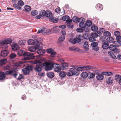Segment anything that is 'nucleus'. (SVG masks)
Listing matches in <instances>:
<instances>
[{
  "mask_svg": "<svg viewBox=\"0 0 121 121\" xmlns=\"http://www.w3.org/2000/svg\"><path fill=\"white\" fill-rule=\"evenodd\" d=\"M109 49L110 50L114 51L115 53H116L119 52V51L117 49V47L115 45H111L109 46Z\"/></svg>",
  "mask_w": 121,
  "mask_h": 121,
  "instance_id": "nucleus-15",
  "label": "nucleus"
},
{
  "mask_svg": "<svg viewBox=\"0 0 121 121\" xmlns=\"http://www.w3.org/2000/svg\"><path fill=\"white\" fill-rule=\"evenodd\" d=\"M9 52L6 50L5 49L2 50L1 53V55L5 57L7 56L9 54Z\"/></svg>",
  "mask_w": 121,
  "mask_h": 121,
  "instance_id": "nucleus-19",
  "label": "nucleus"
},
{
  "mask_svg": "<svg viewBox=\"0 0 121 121\" xmlns=\"http://www.w3.org/2000/svg\"><path fill=\"white\" fill-rule=\"evenodd\" d=\"M95 74L94 73H90L89 76V78H92L95 77Z\"/></svg>",
  "mask_w": 121,
  "mask_h": 121,
  "instance_id": "nucleus-55",
  "label": "nucleus"
},
{
  "mask_svg": "<svg viewBox=\"0 0 121 121\" xmlns=\"http://www.w3.org/2000/svg\"><path fill=\"white\" fill-rule=\"evenodd\" d=\"M47 75L48 77L52 78L54 77V74L52 72H49L47 73Z\"/></svg>",
  "mask_w": 121,
  "mask_h": 121,
  "instance_id": "nucleus-35",
  "label": "nucleus"
},
{
  "mask_svg": "<svg viewBox=\"0 0 121 121\" xmlns=\"http://www.w3.org/2000/svg\"><path fill=\"white\" fill-rule=\"evenodd\" d=\"M69 71H71L73 73L74 76H78L79 74V73L77 71V68L75 67H73L69 69Z\"/></svg>",
  "mask_w": 121,
  "mask_h": 121,
  "instance_id": "nucleus-12",
  "label": "nucleus"
},
{
  "mask_svg": "<svg viewBox=\"0 0 121 121\" xmlns=\"http://www.w3.org/2000/svg\"><path fill=\"white\" fill-rule=\"evenodd\" d=\"M69 49L70 50L76 51H79V50L78 48L75 47H70Z\"/></svg>",
  "mask_w": 121,
  "mask_h": 121,
  "instance_id": "nucleus-33",
  "label": "nucleus"
},
{
  "mask_svg": "<svg viewBox=\"0 0 121 121\" xmlns=\"http://www.w3.org/2000/svg\"><path fill=\"white\" fill-rule=\"evenodd\" d=\"M107 41L110 43H113L114 41V39L112 37H109L107 39Z\"/></svg>",
  "mask_w": 121,
  "mask_h": 121,
  "instance_id": "nucleus-38",
  "label": "nucleus"
},
{
  "mask_svg": "<svg viewBox=\"0 0 121 121\" xmlns=\"http://www.w3.org/2000/svg\"><path fill=\"white\" fill-rule=\"evenodd\" d=\"M106 82L108 84H111L113 82V79L111 77H109L107 78Z\"/></svg>",
  "mask_w": 121,
  "mask_h": 121,
  "instance_id": "nucleus-25",
  "label": "nucleus"
},
{
  "mask_svg": "<svg viewBox=\"0 0 121 121\" xmlns=\"http://www.w3.org/2000/svg\"><path fill=\"white\" fill-rule=\"evenodd\" d=\"M103 75L108 76H110L112 75L113 73L112 72H105L103 73Z\"/></svg>",
  "mask_w": 121,
  "mask_h": 121,
  "instance_id": "nucleus-43",
  "label": "nucleus"
},
{
  "mask_svg": "<svg viewBox=\"0 0 121 121\" xmlns=\"http://www.w3.org/2000/svg\"><path fill=\"white\" fill-rule=\"evenodd\" d=\"M43 67L46 71H49L54 68L57 63H55L52 61H48L42 63Z\"/></svg>",
  "mask_w": 121,
  "mask_h": 121,
  "instance_id": "nucleus-2",
  "label": "nucleus"
},
{
  "mask_svg": "<svg viewBox=\"0 0 121 121\" xmlns=\"http://www.w3.org/2000/svg\"><path fill=\"white\" fill-rule=\"evenodd\" d=\"M85 19L82 17H80L78 18V22L79 23H84L85 21Z\"/></svg>",
  "mask_w": 121,
  "mask_h": 121,
  "instance_id": "nucleus-45",
  "label": "nucleus"
},
{
  "mask_svg": "<svg viewBox=\"0 0 121 121\" xmlns=\"http://www.w3.org/2000/svg\"><path fill=\"white\" fill-rule=\"evenodd\" d=\"M79 26L81 28H83V30L87 32L88 30L87 27H86V26L84 24V23H79Z\"/></svg>",
  "mask_w": 121,
  "mask_h": 121,
  "instance_id": "nucleus-16",
  "label": "nucleus"
},
{
  "mask_svg": "<svg viewBox=\"0 0 121 121\" xmlns=\"http://www.w3.org/2000/svg\"><path fill=\"white\" fill-rule=\"evenodd\" d=\"M115 79L116 80L119 82V83L121 85V77L119 75H117L115 76Z\"/></svg>",
  "mask_w": 121,
  "mask_h": 121,
  "instance_id": "nucleus-24",
  "label": "nucleus"
},
{
  "mask_svg": "<svg viewBox=\"0 0 121 121\" xmlns=\"http://www.w3.org/2000/svg\"><path fill=\"white\" fill-rule=\"evenodd\" d=\"M78 18L77 17H74L73 18V21L75 22H78Z\"/></svg>",
  "mask_w": 121,
  "mask_h": 121,
  "instance_id": "nucleus-61",
  "label": "nucleus"
},
{
  "mask_svg": "<svg viewBox=\"0 0 121 121\" xmlns=\"http://www.w3.org/2000/svg\"><path fill=\"white\" fill-rule=\"evenodd\" d=\"M62 20L66 22L67 23V25L68 27L70 28H73V26L71 25L70 24V23L72 22V20L69 17L68 15L64 16L62 17Z\"/></svg>",
  "mask_w": 121,
  "mask_h": 121,
  "instance_id": "nucleus-5",
  "label": "nucleus"
},
{
  "mask_svg": "<svg viewBox=\"0 0 121 121\" xmlns=\"http://www.w3.org/2000/svg\"><path fill=\"white\" fill-rule=\"evenodd\" d=\"M45 30L44 29H41L39 30L37 32V33H41L44 32Z\"/></svg>",
  "mask_w": 121,
  "mask_h": 121,
  "instance_id": "nucleus-62",
  "label": "nucleus"
},
{
  "mask_svg": "<svg viewBox=\"0 0 121 121\" xmlns=\"http://www.w3.org/2000/svg\"><path fill=\"white\" fill-rule=\"evenodd\" d=\"M95 67H93L89 66H85L83 67H78L77 68V71L78 72V71H82L83 70H85L86 69H95L94 68Z\"/></svg>",
  "mask_w": 121,
  "mask_h": 121,
  "instance_id": "nucleus-9",
  "label": "nucleus"
},
{
  "mask_svg": "<svg viewBox=\"0 0 121 121\" xmlns=\"http://www.w3.org/2000/svg\"><path fill=\"white\" fill-rule=\"evenodd\" d=\"M18 43L19 44L22 46L25 45L26 43V42L24 40H21L19 41Z\"/></svg>",
  "mask_w": 121,
  "mask_h": 121,
  "instance_id": "nucleus-44",
  "label": "nucleus"
},
{
  "mask_svg": "<svg viewBox=\"0 0 121 121\" xmlns=\"http://www.w3.org/2000/svg\"><path fill=\"white\" fill-rule=\"evenodd\" d=\"M17 54L19 56H24V59L25 60H28L33 59L35 57V56H33L34 55V53L25 52L24 51L22 50L18 51Z\"/></svg>",
  "mask_w": 121,
  "mask_h": 121,
  "instance_id": "nucleus-1",
  "label": "nucleus"
},
{
  "mask_svg": "<svg viewBox=\"0 0 121 121\" xmlns=\"http://www.w3.org/2000/svg\"><path fill=\"white\" fill-rule=\"evenodd\" d=\"M56 54V52L54 50L50 54V56L52 57H55Z\"/></svg>",
  "mask_w": 121,
  "mask_h": 121,
  "instance_id": "nucleus-54",
  "label": "nucleus"
},
{
  "mask_svg": "<svg viewBox=\"0 0 121 121\" xmlns=\"http://www.w3.org/2000/svg\"><path fill=\"white\" fill-rule=\"evenodd\" d=\"M66 74L67 75L69 76H71L73 75H74L73 73L71 71H69L67 72Z\"/></svg>",
  "mask_w": 121,
  "mask_h": 121,
  "instance_id": "nucleus-52",
  "label": "nucleus"
},
{
  "mask_svg": "<svg viewBox=\"0 0 121 121\" xmlns=\"http://www.w3.org/2000/svg\"><path fill=\"white\" fill-rule=\"evenodd\" d=\"M5 73L2 72H0V80H1L4 79L5 78Z\"/></svg>",
  "mask_w": 121,
  "mask_h": 121,
  "instance_id": "nucleus-26",
  "label": "nucleus"
},
{
  "mask_svg": "<svg viewBox=\"0 0 121 121\" xmlns=\"http://www.w3.org/2000/svg\"><path fill=\"white\" fill-rule=\"evenodd\" d=\"M47 14V12L44 10H42L39 13V15L36 16V18L37 19H40L41 17L46 16Z\"/></svg>",
  "mask_w": 121,
  "mask_h": 121,
  "instance_id": "nucleus-13",
  "label": "nucleus"
},
{
  "mask_svg": "<svg viewBox=\"0 0 121 121\" xmlns=\"http://www.w3.org/2000/svg\"><path fill=\"white\" fill-rule=\"evenodd\" d=\"M97 79L99 80H101L103 79L104 76L101 74H98L96 76Z\"/></svg>",
  "mask_w": 121,
  "mask_h": 121,
  "instance_id": "nucleus-23",
  "label": "nucleus"
},
{
  "mask_svg": "<svg viewBox=\"0 0 121 121\" xmlns=\"http://www.w3.org/2000/svg\"><path fill=\"white\" fill-rule=\"evenodd\" d=\"M34 46L31 47L29 48V50L30 52H34L36 49L42 48V46L40 45V44H37V43H35Z\"/></svg>",
  "mask_w": 121,
  "mask_h": 121,
  "instance_id": "nucleus-7",
  "label": "nucleus"
},
{
  "mask_svg": "<svg viewBox=\"0 0 121 121\" xmlns=\"http://www.w3.org/2000/svg\"><path fill=\"white\" fill-rule=\"evenodd\" d=\"M83 47L86 50H88L89 49L88 43L87 42L85 41L84 42Z\"/></svg>",
  "mask_w": 121,
  "mask_h": 121,
  "instance_id": "nucleus-28",
  "label": "nucleus"
},
{
  "mask_svg": "<svg viewBox=\"0 0 121 121\" xmlns=\"http://www.w3.org/2000/svg\"><path fill=\"white\" fill-rule=\"evenodd\" d=\"M24 8L25 10L27 12L30 11L31 10V7L28 5H25V6Z\"/></svg>",
  "mask_w": 121,
  "mask_h": 121,
  "instance_id": "nucleus-46",
  "label": "nucleus"
},
{
  "mask_svg": "<svg viewBox=\"0 0 121 121\" xmlns=\"http://www.w3.org/2000/svg\"><path fill=\"white\" fill-rule=\"evenodd\" d=\"M81 76L83 78H86L88 76V74L86 72H83L81 74Z\"/></svg>",
  "mask_w": 121,
  "mask_h": 121,
  "instance_id": "nucleus-32",
  "label": "nucleus"
},
{
  "mask_svg": "<svg viewBox=\"0 0 121 121\" xmlns=\"http://www.w3.org/2000/svg\"><path fill=\"white\" fill-rule=\"evenodd\" d=\"M91 46L93 47V50L95 51H97L99 50V48L97 47L98 44L96 42L92 43H91Z\"/></svg>",
  "mask_w": 121,
  "mask_h": 121,
  "instance_id": "nucleus-14",
  "label": "nucleus"
},
{
  "mask_svg": "<svg viewBox=\"0 0 121 121\" xmlns=\"http://www.w3.org/2000/svg\"><path fill=\"white\" fill-rule=\"evenodd\" d=\"M57 65H56L55 67V68L54 69V71L56 72H60L61 70H62L61 69V68L60 67V65L57 64Z\"/></svg>",
  "mask_w": 121,
  "mask_h": 121,
  "instance_id": "nucleus-18",
  "label": "nucleus"
},
{
  "mask_svg": "<svg viewBox=\"0 0 121 121\" xmlns=\"http://www.w3.org/2000/svg\"><path fill=\"white\" fill-rule=\"evenodd\" d=\"M46 17H50L52 16V13L49 12H47V14L46 15Z\"/></svg>",
  "mask_w": 121,
  "mask_h": 121,
  "instance_id": "nucleus-51",
  "label": "nucleus"
},
{
  "mask_svg": "<svg viewBox=\"0 0 121 121\" xmlns=\"http://www.w3.org/2000/svg\"><path fill=\"white\" fill-rule=\"evenodd\" d=\"M66 73L65 72L62 71L59 73V76L61 78L65 77L66 75Z\"/></svg>",
  "mask_w": 121,
  "mask_h": 121,
  "instance_id": "nucleus-31",
  "label": "nucleus"
},
{
  "mask_svg": "<svg viewBox=\"0 0 121 121\" xmlns=\"http://www.w3.org/2000/svg\"><path fill=\"white\" fill-rule=\"evenodd\" d=\"M53 51L52 49L50 48L47 49L46 51L48 53L51 54Z\"/></svg>",
  "mask_w": 121,
  "mask_h": 121,
  "instance_id": "nucleus-58",
  "label": "nucleus"
},
{
  "mask_svg": "<svg viewBox=\"0 0 121 121\" xmlns=\"http://www.w3.org/2000/svg\"><path fill=\"white\" fill-rule=\"evenodd\" d=\"M91 29L92 31H95L98 30V28L96 26H93L91 27Z\"/></svg>",
  "mask_w": 121,
  "mask_h": 121,
  "instance_id": "nucleus-40",
  "label": "nucleus"
},
{
  "mask_svg": "<svg viewBox=\"0 0 121 121\" xmlns=\"http://www.w3.org/2000/svg\"><path fill=\"white\" fill-rule=\"evenodd\" d=\"M11 47L13 50L14 51H16L18 50L19 48V45L16 44L12 45Z\"/></svg>",
  "mask_w": 121,
  "mask_h": 121,
  "instance_id": "nucleus-21",
  "label": "nucleus"
},
{
  "mask_svg": "<svg viewBox=\"0 0 121 121\" xmlns=\"http://www.w3.org/2000/svg\"><path fill=\"white\" fill-rule=\"evenodd\" d=\"M96 8L97 9L100 10H102L103 9V5L99 3L98 4L96 5Z\"/></svg>",
  "mask_w": 121,
  "mask_h": 121,
  "instance_id": "nucleus-27",
  "label": "nucleus"
},
{
  "mask_svg": "<svg viewBox=\"0 0 121 121\" xmlns=\"http://www.w3.org/2000/svg\"><path fill=\"white\" fill-rule=\"evenodd\" d=\"M104 34L105 37H109L111 35L109 31H106L104 32Z\"/></svg>",
  "mask_w": 121,
  "mask_h": 121,
  "instance_id": "nucleus-42",
  "label": "nucleus"
},
{
  "mask_svg": "<svg viewBox=\"0 0 121 121\" xmlns=\"http://www.w3.org/2000/svg\"><path fill=\"white\" fill-rule=\"evenodd\" d=\"M12 42V40L10 38L7 39L3 40H1L0 42L1 48L3 49H6L8 47L7 44H10Z\"/></svg>",
  "mask_w": 121,
  "mask_h": 121,
  "instance_id": "nucleus-3",
  "label": "nucleus"
},
{
  "mask_svg": "<svg viewBox=\"0 0 121 121\" xmlns=\"http://www.w3.org/2000/svg\"><path fill=\"white\" fill-rule=\"evenodd\" d=\"M98 36V35L97 33L92 34H91V36H92V37H93L95 38L97 37Z\"/></svg>",
  "mask_w": 121,
  "mask_h": 121,
  "instance_id": "nucleus-59",
  "label": "nucleus"
},
{
  "mask_svg": "<svg viewBox=\"0 0 121 121\" xmlns=\"http://www.w3.org/2000/svg\"><path fill=\"white\" fill-rule=\"evenodd\" d=\"M77 31L79 33H81L83 32L84 30L83 28H78L76 29Z\"/></svg>",
  "mask_w": 121,
  "mask_h": 121,
  "instance_id": "nucleus-60",
  "label": "nucleus"
},
{
  "mask_svg": "<svg viewBox=\"0 0 121 121\" xmlns=\"http://www.w3.org/2000/svg\"><path fill=\"white\" fill-rule=\"evenodd\" d=\"M60 65L62 70H65L66 69L65 68L68 66V64L66 62L63 63Z\"/></svg>",
  "mask_w": 121,
  "mask_h": 121,
  "instance_id": "nucleus-17",
  "label": "nucleus"
},
{
  "mask_svg": "<svg viewBox=\"0 0 121 121\" xmlns=\"http://www.w3.org/2000/svg\"><path fill=\"white\" fill-rule=\"evenodd\" d=\"M34 63L36 64V66L34 68V70L36 72H40L42 70V68L43 67L42 63L36 60L34 62Z\"/></svg>",
  "mask_w": 121,
  "mask_h": 121,
  "instance_id": "nucleus-4",
  "label": "nucleus"
},
{
  "mask_svg": "<svg viewBox=\"0 0 121 121\" xmlns=\"http://www.w3.org/2000/svg\"><path fill=\"white\" fill-rule=\"evenodd\" d=\"M116 39L118 41L120 42L121 41V36H117V37H116Z\"/></svg>",
  "mask_w": 121,
  "mask_h": 121,
  "instance_id": "nucleus-64",
  "label": "nucleus"
},
{
  "mask_svg": "<svg viewBox=\"0 0 121 121\" xmlns=\"http://www.w3.org/2000/svg\"><path fill=\"white\" fill-rule=\"evenodd\" d=\"M85 24L87 26H90L92 25V22L89 20H88L86 22Z\"/></svg>",
  "mask_w": 121,
  "mask_h": 121,
  "instance_id": "nucleus-34",
  "label": "nucleus"
},
{
  "mask_svg": "<svg viewBox=\"0 0 121 121\" xmlns=\"http://www.w3.org/2000/svg\"><path fill=\"white\" fill-rule=\"evenodd\" d=\"M45 51L43 49H39L37 51V53L39 55H42L45 53Z\"/></svg>",
  "mask_w": 121,
  "mask_h": 121,
  "instance_id": "nucleus-36",
  "label": "nucleus"
},
{
  "mask_svg": "<svg viewBox=\"0 0 121 121\" xmlns=\"http://www.w3.org/2000/svg\"><path fill=\"white\" fill-rule=\"evenodd\" d=\"M83 37L85 39H87L89 38L88 34L86 33H84L83 35Z\"/></svg>",
  "mask_w": 121,
  "mask_h": 121,
  "instance_id": "nucleus-57",
  "label": "nucleus"
},
{
  "mask_svg": "<svg viewBox=\"0 0 121 121\" xmlns=\"http://www.w3.org/2000/svg\"><path fill=\"white\" fill-rule=\"evenodd\" d=\"M6 74H10L11 76H13L15 78L17 75L16 72L14 70H9L6 71Z\"/></svg>",
  "mask_w": 121,
  "mask_h": 121,
  "instance_id": "nucleus-11",
  "label": "nucleus"
},
{
  "mask_svg": "<svg viewBox=\"0 0 121 121\" xmlns=\"http://www.w3.org/2000/svg\"><path fill=\"white\" fill-rule=\"evenodd\" d=\"M114 35L116 37H117V36H120V33L119 31H116L114 32Z\"/></svg>",
  "mask_w": 121,
  "mask_h": 121,
  "instance_id": "nucleus-53",
  "label": "nucleus"
},
{
  "mask_svg": "<svg viewBox=\"0 0 121 121\" xmlns=\"http://www.w3.org/2000/svg\"><path fill=\"white\" fill-rule=\"evenodd\" d=\"M81 40V37L79 36L77 37L74 39L72 38H70L69 41L73 44H75L77 43H79Z\"/></svg>",
  "mask_w": 121,
  "mask_h": 121,
  "instance_id": "nucleus-10",
  "label": "nucleus"
},
{
  "mask_svg": "<svg viewBox=\"0 0 121 121\" xmlns=\"http://www.w3.org/2000/svg\"><path fill=\"white\" fill-rule=\"evenodd\" d=\"M49 21L57 23L58 21V18L53 16H52L49 18Z\"/></svg>",
  "mask_w": 121,
  "mask_h": 121,
  "instance_id": "nucleus-20",
  "label": "nucleus"
},
{
  "mask_svg": "<svg viewBox=\"0 0 121 121\" xmlns=\"http://www.w3.org/2000/svg\"><path fill=\"white\" fill-rule=\"evenodd\" d=\"M59 27L56 26L54 27L52 29V30H53L54 32H58L59 29H58Z\"/></svg>",
  "mask_w": 121,
  "mask_h": 121,
  "instance_id": "nucleus-49",
  "label": "nucleus"
},
{
  "mask_svg": "<svg viewBox=\"0 0 121 121\" xmlns=\"http://www.w3.org/2000/svg\"><path fill=\"white\" fill-rule=\"evenodd\" d=\"M88 39L89 41L91 42L95 41V39L93 37H92V36H91V35Z\"/></svg>",
  "mask_w": 121,
  "mask_h": 121,
  "instance_id": "nucleus-50",
  "label": "nucleus"
},
{
  "mask_svg": "<svg viewBox=\"0 0 121 121\" xmlns=\"http://www.w3.org/2000/svg\"><path fill=\"white\" fill-rule=\"evenodd\" d=\"M7 62V60L6 58L1 59L0 60V66H1L5 64Z\"/></svg>",
  "mask_w": 121,
  "mask_h": 121,
  "instance_id": "nucleus-30",
  "label": "nucleus"
},
{
  "mask_svg": "<svg viewBox=\"0 0 121 121\" xmlns=\"http://www.w3.org/2000/svg\"><path fill=\"white\" fill-rule=\"evenodd\" d=\"M108 54L112 58L115 59L117 58L115 55L113 54V52L111 51H109L108 52Z\"/></svg>",
  "mask_w": 121,
  "mask_h": 121,
  "instance_id": "nucleus-29",
  "label": "nucleus"
},
{
  "mask_svg": "<svg viewBox=\"0 0 121 121\" xmlns=\"http://www.w3.org/2000/svg\"><path fill=\"white\" fill-rule=\"evenodd\" d=\"M38 13V12L37 11L34 10L32 11L31 13V14L33 16H35Z\"/></svg>",
  "mask_w": 121,
  "mask_h": 121,
  "instance_id": "nucleus-48",
  "label": "nucleus"
},
{
  "mask_svg": "<svg viewBox=\"0 0 121 121\" xmlns=\"http://www.w3.org/2000/svg\"><path fill=\"white\" fill-rule=\"evenodd\" d=\"M65 36L64 35L60 36L58 39V42L59 43H60L63 42L65 40Z\"/></svg>",
  "mask_w": 121,
  "mask_h": 121,
  "instance_id": "nucleus-22",
  "label": "nucleus"
},
{
  "mask_svg": "<svg viewBox=\"0 0 121 121\" xmlns=\"http://www.w3.org/2000/svg\"><path fill=\"white\" fill-rule=\"evenodd\" d=\"M33 67L31 65H28L25 68L22 69L24 75H26L29 73L30 71L32 70Z\"/></svg>",
  "mask_w": 121,
  "mask_h": 121,
  "instance_id": "nucleus-6",
  "label": "nucleus"
},
{
  "mask_svg": "<svg viewBox=\"0 0 121 121\" xmlns=\"http://www.w3.org/2000/svg\"><path fill=\"white\" fill-rule=\"evenodd\" d=\"M43 41L42 39H41V41L39 42L36 39H35V40H33L32 39H30L28 41V43L29 45H35V43H37L38 44H41L42 41Z\"/></svg>",
  "mask_w": 121,
  "mask_h": 121,
  "instance_id": "nucleus-8",
  "label": "nucleus"
},
{
  "mask_svg": "<svg viewBox=\"0 0 121 121\" xmlns=\"http://www.w3.org/2000/svg\"><path fill=\"white\" fill-rule=\"evenodd\" d=\"M24 3L21 0H20L18 2L17 4L21 7L24 5Z\"/></svg>",
  "mask_w": 121,
  "mask_h": 121,
  "instance_id": "nucleus-47",
  "label": "nucleus"
},
{
  "mask_svg": "<svg viewBox=\"0 0 121 121\" xmlns=\"http://www.w3.org/2000/svg\"><path fill=\"white\" fill-rule=\"evenodd\" d=\"M114 44L115 46L116 47H119L121 45V43L120 42L118 41H115L114 43Z\"/></svg>",
  "mask_w": 121,
  "mask_h": 121,
  "instance_id": "nucleus-41",
  "label": "nucleus"
},
{
  "mask_svg": "<svg viewBox=\"0 0 121 121\" xmlns=\"http://www.w3.org/2000/svg\"><path fill=\"white\" fill-rule=\"evenodd\" d=\"M13 6L18 10H20L22 9L21 7L16 4H13Z\"/></svg>",
  "mask_w": 121,
  "mask_h": 121,
  "instance_id": "nucleus-39",
  "label": "nucleus"
},
{
  "mask_svg": "<svg viewBox=\"0 0 121 121\" xmlns=\"http://www.w3.org/2000/svg\"><path fill=\"white\" fill-rule=\"evenodd\" d=\"M17 56L16 54L14 53H11L9 56V57L11 58H13L16 57Z\"/></svg>",
  "mask_w": 121,
  "mask_h": 121,
  "instance_id": "nucleus-56",
  "label": "nucleus"
},
{
  "mask_svg": "<svg viewBox=\"0 0 121 121\" xmlns=\"http://www.w3.org/2000/svg\"><path fill=\"white\" fill-rule=\"evenodd\" d=\"M23 77V75L22 74H20L19 76L18 77V78H17V79L19 80H20Z\"/></svg>",
  "mask_w": 121,
  "mask_h": 121,
  "instance_id": "nucleus-63",
  "label": "nucleus"
},
{
  "mask_svg": "<svg viewBox=\"0 0 121 121\" xmlns=\"http://www.w3.org/2000/svg\"><path fill=\"white\" fill-rule=\"evenodd\" d=\"M108 42L104 43L102 45V47L104 49H107L108 48Z\"/></svg>",
  "mask_w": 121,
  "mask_h": 121,
  "instance_id": "nucleus-37",
  "label": "nucleus"
}]
</instances>
